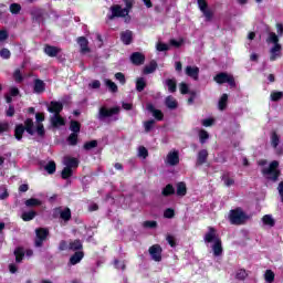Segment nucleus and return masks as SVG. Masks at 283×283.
I'll return each mask as SVG.
<instances>
[{
	"instance_id": "36",
	"label": "nucleus",
	"mask_w": 283,
	"mask_h": 283,
	"mask_svg": "<svg viewBox=\"0 0 283 283\" xmlns=\"http://www.w3.org/2000/svg\"><path fill=\"white\" fill-rule=\"evenodd\" d=\"M145 87H147V81H145V77H137V80H136V91L137 92H145Z\"/></svg>"
},
{
	"instance_id": "35",
	"label": "nucleus",
	"mask_w": 283,
	"mask_h": 283,
	"mask_svg": "<svg viewBox=\"0 0 283 283\" xmlns=\"http://www.w3.org/2000/svg\"><path fill=\"white\" fill-rule=\"evenodd\" d=\"M60 218L64 222H70V220H72V210H70V208H65L64 210H61Z\"/></svg>"
},
{
	"instance_id": "38",
	"label": "nucleus",
	"mask_w": 283,
	"mask_h": 283,
	"mask_svg": "<svg viewBox=\"0 0 283 283\" xmlns=\"http://www.w3.org/2000/svg\"><path fill=\"white\" fill-rule=\"evenodd\" d=\"M177 196L184 197L187 196V184L185 182H178L177 184Z\"/></svg>"
},
{
	"instance_id": "63",
	"label": "nucleus",
	"mask_w": 283,
	"mask_h": 283,
	"mask_svg": "<svg viewBox=\"0 0 283 283\" xmlns=\"http://www.w3.org/2000/svg\"><path fill=\"white\" fill-rule=\"evenodd\" d=\"M201 12H202L203 17H206V21H211L213 19V11H211L209 9H205Z\"/></svg>"
},
{
	"instance_id": "26",
	"label": "nucleus",
	"mask_w": 283,
	"mask_h": 283,
	"mask_svg": "<svg viewBox=\"0 0 283 283\" xmlns=\"http://www.w3.org/2000/svg\"><path fill=\"white\" fill-rule=\"evenodd\" d=\"M23 134H25V126H23V124L15 125V128H14L15 140H23Z\"/></svg>"
},
{
	"instance_id": "23",
	"label": "nucleus",
	"mask_w": 283,
	"mask_h": 283,
	"mask_svg": "<svg viewBox=\"0 0 283 283\" xmlns=\"http://www.w3.org/2000/svg\"><path fill=\"white\" fill-rule=\"evenodd\" d=\"M212 251H213L214 258H220V255H222V252H223V249H222V239L217 240V241L212 244Z\"/></svg>"
},
{
	"instance_id": "20",
	"label": "nucleus",
	"mask_w": 283,
	"mask_h": 283,
	"mask_svg": "<svg viewBox=\"0 0 283 283\" xmlns=\"http://www.w3.org/2000/svg\"><path fill=\"white\" fill-rule=\"evenodd\" d=\"M77 43L81 48L82 54H87V52H90V41H87V38L85 36L77 38Z\"/></svg>"
},
{
	"instance_id": "44",
	"label": "nucleus",
	"mask_w": 283,
	"mask_h": 283,
	"mask_svg": "<svg viewBox=\"0 0 283 283\" xmlns=\"http://www.w3.org/2000/svg\"><path fill=\"white\" fill-rule=\"evenodd\" d=\"M249 277V272H247L244 269H240L235 273V280H240L241 282H244Z\"/></svg>"
},
{
	"instance_id": "61",
	"label": "nucleus",
	"mask_w": 283,
	"mask_h": 283,
	"mask_svg": "<svg viewBox=\"0 0 283 283\" xmlns=\"http://www.w3.org/2000/svg\"><path fill=\"white\" fill-rule=\"evenodd\" d=\"M0 56L1 59L8 60L10 56H12V53L8 49L3 48L0 50Z\"/></svg>"
},
{
	"instance_id": "29",
	"label": "nucleus",
	"mask_w": 283,
	"mask_h": 283,
	"mask_svg": "<svg viewBox=\"0 0 283 283\" xmlns=\"http://www.w3.org/2000/svg\"><path fill=\"white\" fill-rule=\"evenodd\" d=\"M174 193H176V188H174V185L171 184L166 185L161 190V196H164V198H169V196H174Z\"/></svg>"
},
{
	"instance_id": "3",
	"label": "nucleus",
	"mask_w": 283,
	"mask_h": 283,
	"mask_svg": "<svg viewBox=\"0 0 283 283\" xmlns=\"http://www.w3.org/2000/svg\"><path fill=\"white\" fill-rule=\"evenodd\" d=\"M111 12L112 14L108 15L109 21H114V19H125V17H128V21L132 20L129 13L127 12V9L123 8L120 4L112 6Z\"/></svg>"
},
{
	"instance_id": "24",
	"label": "nucleus",
	"mask_w": 283,
	"mask_h": 283,
	"mask_svg": "<svg viewBox=\"0 0 283 283\" xmlns=\"http://www.w3.org/2000/svg\"><path fill=\"white\" fill-rule=\"evenodd\" d=\"M51 125H52V127H55V128L63 127V126H65V118H63L61 116V114L55 115V116L51 117Z\"/></svg>"
},
{
	"instance_id": "30",
	"label": "nucleus",
	"mask_w": 283,
	"mask_h": 283,
	"mask_svg": "<svg viewBox=\"0 0 283 283\" xmlns=\"http://www.w3.org/2000/svg\"><path fill=\"white\" fill-rule=\"evenodd\" d=\"M14 255H15V262L18 264H21V262H23V258H25V251L23 250V248L18 247L14 250Z\"/></svg>"
},
{
	"instance_id": "46",
	"label": "nucleus",
	"mask_w": 283,
	"mask_h": 283,
	"mask_svg": "<svg viewBox=\"0 0 283 283\" xmlns=\"http://www.w3.org/2000/svg\"><path fill=\"white\" fill-rule=\"evenodd\" d=\"M262 221L266 227H275V219L271 214L263 216Z\"/></svg>"
},
{
	"instance_id": "18",
	"label": "nucleus",
	"mask_w": 283,
	"mask_h": 283,
	"mask_svg": "<svg viewBox=\"0 0 283 283\" xmlns=\"http://www.w3.org/2000/svg\"><path fill=\"white\" fill-rule=\"evenodd\" d=\"M33 92L34 94H43L45 92V82L40 78L33 81Z\"/></svg>"
},
{
	"instance_id": "16",
	"label": "nucleus",
	"mask_w": 283,
	"mask_h": 283,
	"mask_svg": "<svg viewBox=\"0 0 283 283\" xmlns=\"http://www.w3.org/2000/svg\"><path fill=\"white\" fill-rule=\"evenodd\" d=\"M186 75L190 78H193V81H198V76L200 75V69L198 66H186Z\"/></svg>"
},
{
	"instance_id": "28",
	"label": "nucleus",
	"mask_w": 283,
	"mask_h": 283,
	"mask_svg": "<svg viewBox=\"0 0 283 283\" xmlns=\"http://www.w3.org/2000/svg\"><path fill=\"white\" fill-rule=\"evenodd\" d=\"M165 105L168 109H178V101L171 95L165 98Z\"/></svg>"
},
{
	"instance_id": "48",
	"label": "nucleus",
	"mask_w": 283,
	"mask_h": 283,
	"mask_svg": "<svg viewBox=\"0 0 283 283\" xmlns=\"http://www.w3.org/2000/svg\"><path fill=\"white\" fill-rule=\"evenodd\" d=\"M25 207H41L42 202L41 200L36 198H30L24 202Z\"/></svg>"
},
{
	"instance_id": "60",
	"label": "nucleus",
	"mask_w": 283,
	"mask_h": 283,
	"mask_svg": "<svg viewBox=\"0 0 283 283\" xmlns=\"http://www.w3.org/2000/svg\"><path fill=\"white\" fill-rule=\"evenodd\" d=\"M138 156L139 158H147V156H149V150H147L145 148V146H140L139 149H138Z\"/></svg>"
},
{
	"instance_id": "54",
	"label": "nucleus",
	"mask_w": 283,
	"mask_h": 283,
	"mask_svg": "<svg viewBox=\"0 0 283 283\" xmlns=\"http://www.w3.org/2000/svg\"><path fill=\"white\" fill-rule=\"evenodd\" d=\"M123 3L125 4V10L126 12L129 14V12H132L133 8H134V2L135 0H122Z\"/></svg>"
},
{
	"instance_id": "57",
	"label": "nucleus",
	"mask_w": 283,
	"mask_h": 283,
	"mask_svg": "<svg viewBox=\"0 0 283 283\" xmlns=\"http://www.w3.org/2000/svg\"><path fill=\"white\" fill-rule=\"evenodd\" d=\"M13 78L15 83H23V74H21V70L17 69L13 73Z\"/></svg>"
},
{
	"instance_id": "4",
	"label": "nucleus",
	"mask_w": 283,
	"mask_h": 283,
	"mask_svg": "<svg viewBox=\"0 0 283 283\" xmlns=\"http://www.w3.org/2000/svg\"><path fill=\"white\" fill-rule=\"evenodd\" d=\"M48 235H50V230H48V228L35 229V239H34L35 249H41V247H43V242L48 240Z\"/></svg>"
},
{
	"instance_id": "13",
	"label": "nucleus",
	"mask_w": 283,
	"mask_h": 283,
	"mask_svg": "<svg viewBox=\"0 0 283 283\" xmlns=\"http://www.w3.org/2000/svg\"><path fill=\"white\" fill-rule=\"evenodd\" d=\"M209 158V150L208 149H201L197 154V161H196V167H202L205 163H207Z\"/></svg>"
},
{
	"instance_id": "11",
	"label": "nucleus",
	"mask_w": 283,
	"mask_h": 283,
	"mask_svg": "<svg viewBox=\"0 0 283 283\" xmlns=\"http://www.w3.org/2000/svg\"><path fill=\"white\" fill-rule=\"evenodd\" d=\"M48 112H50V114H54V116L61 114L63 112V103L51 101Z\"/></svg>"
},
{
	"instance_id": "40",
	"label": "nucleus",
	"mask_w": 283,
	"mask_h": 283,
	"mask_svg": "<svg viewBox=\"0 0 283 283\" xmlns=\"http://www.w3.org/2000/svg\"><path fill=\"white\" fill-rule=\"evenodd\" d=\"M44 169L50 176H52V174H56V163L54 160L49 161Z\"/></svg>"
},
{
	"instance_id": "43",
	"label": "nucleus",
	"mask_w": 283,
	"mask_h": 283,
	"mask_svg": "<svg viewBox=\"0 0 283 283\" xmlns=\"http://www.w3.org/2000/svg\"><path fill=\"white\" fill-rule=\"evenodd\" d=\"M96 147H98V142L96 139L86 142L83 145V149H85V151H91V149H96Z\"/></svg>"
},
{
	"instance_id": "45",
	"label": "nucleus",
	"mask_w": 283,
	"mask_h": 283,
	"mask_svg": "<svg viewBox=\"0 0 283 283\" xmlns=\"http://www.w3.org/2000/svg\"><path fill=\"white\" fill-rule=\"evenodd\" d=\"M270 98L273 103H277L282 101L283 98V92L282 91H273L270 95Z\"/></svg>"
},
{
	"instance_id": "25",
	"label": "nucleus",
	"mask_w": 283,
	"mask_h": 283,
	"mask_svg": "<svg viewBox=\"0 0 283 283\" xmlns=\"http://www.w3.org/2000/svg\"><path fill=\"white\" fill-rule=\"evenodd\" d=\"M158 70V62L156 60H151L148 65H146L143 70V74H154Z\"/></svg>"
},
{
	"instance_id": "21",
	"label": "nucleus",
	"mask_w": 283,
	"mask_h": 283,
	"mask_svg": "<svg viewBox=\"0 0 283 283\" xmlns=\"http://www.w3.org/2000/svg\"><path fill=\"white\" fill-rule=\"evenodd\" d=\"M69 251H74V252L83 251V241H81V239H75L73 241H70Z\"/></svg>"
},
{
	"instance_id": "53",
	"label": "nucleus",
	"mask_w": 283,
	"mask_h": 283,
	"mask_svg": "<svg viewBox=\"0 0 283 283\" xmlns=\"http://www.w3.org/2000/svg\"><path fill=\"white\" fill-rule=\"evenodd\" d=\"M9 10H10L11 14H19V12H21V4L11 3L9 7Z\"/></svg>"
},
{
	"instance_id": "58",
	"label": "nucleus",
	"mask_w": 283,
	"mask_h": 283,
	"mask_svg": "<svg viewBox=\"0 0 283 283\" xmlns=\"http://www.w3.org/2000/svg\"><path fill=\"white\" fill-rule=\"evenodd\" d=\"M221 180H223L226 187H231L232 185H235V180H233L232 178H229V175H223L221 177Z\"/></svg>"
},
{
	"instance_id": "19",
	"label": "nucleus",
	"mask_w": 283,
	"mask_h": 283,
	"mask_svg": "<svg viewBox=\"0 0 283 283\" xmlns=\"http://www.w3.org/2000/svg\"><path fill=\"white\" fill-rule=\"evenodd\" d=\"M83 258H85V252L83 251L74 252L70 258V264H72V266H76V264H80Z\"/></svg>"
},
{
	"instance_id": "59",
	"label": "nucleus",
	"mask_w": 283,
	"mask_h": 283,
	"mask_svg": "<svg viewBox=\"0 0 283 283\" xmlns=\"http://www.w3.org/2000/svg\"><path fill=\"white\" fill-rule=\"evenodd\" d=\"M115 78L120 83V85H125V83H127V80L125 78V74L122 72H117L115 74Z\"/></svg>"
},
{
	"instance_id": "34",
	"label": "nucleus",
	"mask_w": 283,
	"mask_h": 283,
	"mask_svg": "<svg viewBox=\"0 0 283 283\" xmlns=\"http://www.w3.org/2000/svg\"><path fill=\"white\" fill-rule=\"evenodd\" d=\"M34 218H36V211L34 210L27 211L21 214V219L23 220V222H30L34 220Z\"/></svg>"
},
{
	"instance_id": "47",
	"label": "nucleus",
	"mask_w": 283,
	"mask_h": 283,
	"mask_svg": "<svg viewBox=\"0 0 283 283\" xmlns=\"http://www.w3.org/2000/svg\"><path fill=\"white\" fill-rule=\"evenodd\" d=\"M105 85L113 94H116V92H118V85H116V83H114L112 80H105Z\"/></svg>"
},
{
	"instance_id": "39",
	"label": "nucleus",
	"mask_w": 283,
	"mask_h": 283,
	"mask_svg": "<svg viewBox=\"0 0 283 283\" xmlns=\"http://www.w3.org/2000/svg\"><path fill=\"white\" fill-rule=\"evenodd\" d=\"M66 140L71 147H76V145H78V134L71 133Z\"/></svg>"
},
{
	"instance_id": "52",
	"label": "nucleus",
	"mask_w": 283,
	"mask_h": 283,
	"mask_svg": "<svg viewBox=\"0 0 283 283\" xmlns=\"http://www.w3.org/2000/svg\"><path fill=\"white\" fill-rule=\"evenodd\" d=\"M164 218H167L168 220H171V218H176V210H174V208H167L164 211Z\"/></svg>"
},
{
	"instance_id": "6",
	"label": "nucleus",
	"mask_w": 283,
	"mask_h": 283,
	"mask_svg": "<svg viewBox=\"0 0 283 283\" xmlns=\"http://www.w3.org/2000/svg\"><path fill=\"white\" fill-rule=\"evenodd\" d=\"M120 113V107L115 106L113 108H107L105 106H102L99 108V113H98V119L103 120L105 118H111V116H116V114Z\"/></svg>"
},
{
	"instance_id": "8",
	"label": "nucleus",
	"mask_w": 283,
	"mask_h": 283,
	"mask_svg": "<svg viewBox=\"0 0 283 283\" xmlns=\"http://www.w3.org/2000/svg\"><path fill=\"white\" fill-rule=\"evenodd\" d=\"M205 242L208 244H211V242H218V240H221L218 235V230L213 227H208V232L203 237Z\"/></svg>"
},
{
	"instance_id": "32",
	"label": "nucleus",
	"mask_w": 283,
	"mask_h": 283,
	"mask_svg": "<svg viewBox=\"0 0 283 283\" xmlns=\"http://www.w3.org/2000/svg\"><path fill=\"white\" fill-rule=\"evenodd\" d=\"M227 103H229V95L223 93L218 103L220 112H224V109H227Z\"/></svg>"
},
{
	"instance_id": "15",
	"label": "nucleus",
	"mask_w": 283,
	"mask_h": 283,
	"mask_svg": "<svg viewBox=\"0 0 283 283\" xmlns=\"http://www.w3.org/2000/svg\"><path fill=\"white\" fill-rule=\"evenodd\" d=\"M61 48L50 44L44 45V53L46 54V56H50L51 59H54V56H59Z\"/></svg>"
},
{
	"instance_id": "62",
	"label": "nucleus",
	"mask_w": 283,
	"mask_h": 283,
	"mask_svg": "<svg viewBox=\"0 0 283 283\" xmlns=\"http://www.w3.org/2000/svg\"><path fill=\"white\" fill-rule=\"evenodd\" d=\"M157 50H158V52H168L169 44L163 43V42H158L157 43Z\"/></svg>"
},
{
	"instance_id": "9",
	"label": "nucleus",
	"mask_w": 283,
	"mask_h": 283,
	"mask_svg": "<svg viewBox=\"0 0 283 283\" xmlns=\"http://www.w3.org/2000/svg\"><path fill=\"white\" fill-rule=\"evenodd\" d=\"M166 163H167V165H170V167H176V165H179L180 164V155H179L178 150L168 153Z\"/></svg>"
},
{
	"instance_id": "37",
	"label": "nucleus",
	"mask_w": 283,
	"mask_h": 283,
	"mask_svg": "<svg viewBox=\"0 0 283 283\" xmlns=\"http://www.w3.org/2000/svg\"><path fill=\"white\" fill-rule=\"evenodd\" d=\"M72 176H74V170H72V168L65 166L61 172V178L63 180H67L69 178H72Z\"/></svg>"
},
{
	"instance_id": "2",
	"label": "nucleus",
	"mask_w": 283,
	"mask_h": 283,
	"mask_svg": "<svg viewBox=\"0 0 283 283\" xmlns=\"http://www.w3.org/2000/svg\"><path fill=\"white\" fill-rule=\"evenodd\" d=\"M247 220H249V216H247V212L242 210V208H235L230 210L229 221L231 224L240 227V224H244Z\"/></svg>"
},
{
	"instance_id": "5",
	"label": "nucleus",
	"mask_w": 283,
	"mask_h": 283,
	"mask_svg": "<svg viewBox=\"0 0 283 283\" xmlns=\"http://www.w3.org/2000/svg\"><path fill=\"white\" fill-rule=\"evenodd\" d=\"M213 81L218 83V85H224V83H228L230 87H235V77L233 75L227 73V72H221L217 74L213 77Z\"/></svg>"
},
{
	"instance_id": "22",
	"label": "nucleus",
	"mask_w": 283,
	"mask_h": 283,
	"mask_svg": "<svg viewBox=\"0 0 283 283\" xmlns=\"http://www.w3.org/2000/svg\"><path fill=\"white\" fill-rule=\"evenodd\" d=\"M277 167H280V161L273 160L272 163H270L269 168H264V169L262 170V174H263L264 176H271V174H273V171H279V170H277Z\"/></svg>"
},
{
	"instance_id": "10",
	"label": "nucleus",
	"mask_w": 283,
	"mask_h": 283,
	"mask_svg": "<svg viewBox=\"0 0 283 283\" xmlns=\"http://www.w3.org/2000/svg\"><path fill=\"white\" fill-rule=\"evenodd\" d=\"M130 63L133 65H144L145 64V54L142 52H133L129 56Z\"/></svg>"
},
{
	"instance_id": "14",
	"label": "nucleus",
	"mask_w": 283,
	"mask_h": 283,
	"mask_svg": "<svg viewBox=\"0 0 283 283\" xmlns=\"http://www.w3.org/2000/svg\"><path fill=\"white\" fill-rule=\"evenodd\" d=\"M146 109H148L150 112V114H153V116H154V118H156V120H164L165 114H163V111L156 108V106H154V104H147Z\"/></svg>"
},
{
	"instance_id": "56",
	"label": "nucleus",
	"mask_w": 283,
	"mask_h": 283,
	"mask_svg": "<svg viewBox=\"0 0 283 283\" xmlns=\"http://www.w3.org/2000/svg\"><path fill=\"white\" fill-rule=\"evenodd\" d=\"M36 134L40 138H45V126L42 123L36 125Z\"/></svg>"
},
{
	"instance_id": "51",
	"label": "nucleus",
	"mask_w": 283,
	"mask_h": 283,
	"mask_svg": "<svg viewBox=\"0 0 283 283\" xmlns=\"http://www.w3.org/2000/svg\"><path fill=\"white\" fill-rule=\"evenodd\" d=\"M154 125H156L155 119H149L144 123L145 132L148 134V132H151L154 129Z\"/></svg>"
},
{
	"instance_id": "55",
	"label": "nucleus",
	"mask_w": 283,
	"mask_h": 283,
	"mask_svg": "<svg viewBox=\"0 0 283 283\" xmlns=\"http://www.w3.org/2000/svg\"><path fill=\"white\" fill-rule=\"evenodd\" d=\"M143 227L144 229H156L158 227V222L147 220L143 222Z\"/></svg>"
},
{
	"instance_id": "31",
	"label": "nucleus",
	"mask_w": 283,
	"mask_h": 283,
	"mask_svg": "<svg viewBox=\"0 0 283 283\" xmlns=\"http://www.w3.org/2000/svg\"><path fill=\"white\" fill-rule=\"evenodd\" d=\"M24 129L30 136H34V120L32 118H27L24 120Z\"/></svg>"
},
{
	"instance_id": "27",
	"label": "nucleus",
	"mask_w": 283,
	"mask_h": 283,
	"mask_svg": "<svg viewBox=\"0 0 283 283\" xmlns=\"http://www.w3.org/2000/svg\"><path fill=\"white\" fill-rule=\"evenodd\" d=\"M64 165L65 167H69V169H77L78 160L75 157H65Z\"/></svg>"
},
{
	"instance_id": "1",
	"label": "nucleus",
	"mask_w": 283,
	"mask_h": 283,
	"mask_svg": "<svg viewBox=\"0 0 283 283\" xmlns=\"http://www.w3.org/2000/svg\"><path fill=\"white\" fill-rule=\"evenodd\" d=\"M266 43H274V46L270 50V61H277V59H280V52L282 51L280 38L277 34H275V32H270Z\"/></svg>"
},
{
	"instance_id": "49",
	"label": "nucleus",
	"mask_w": 283,
	"mask_h": 283,
	"mask_svg": "<svg viewBox=\"0 0 283 283\" xmlns=\"http://www.w3.org/2000/svg\"><path fill=\"white\" fill-rule=\"evenodd\" d=\"M264 280L268 283H273L275 282V273L273 272V270H266L264 273Z\"/></svg>"
},
{
	"instance_id": "41",
	"label": "nucleus",
	"mask_w": 283,
	"mask_h": 283,
	"mask_svg": "<svg viewBox=\"0 0 283 283\" xmlns=\"http://www.w3.org/2000/svg\"><path fill=\"white\" fill-rule=\"evenodd\" d=\"M31 14L33 17V21H36V23H41V21L43 20L44 12L41 9H36Z\"/></svg>"
},
{
	"instance_id": "42",
	"label": "nucleus",
	"mask_w": 283,
	"mask_h": 283,
	"mask_svg": "<svg viewBox=\"0 0 283 283\" xmlns=\"http://www.w3.org/2000/svg\"><path fill=\"white\" fill-rule=\"evenodd\" d=\"M271 145L274 149H277V146L280 145V135H277V132L271 133Z\"/></svg>"
},
{
	"instance_id": "50",
	"label": "nucleus",
	"mask_w": 283,
	"mask_h": 283,
	"mask_svg": "<svg viewBox=\"0 0 283 283\" xmlns=\"http://www.w3.org/2000/svg\"><path fill=\"white\" fill-rule=\"evenodd\" d=\"M199 140H200L201 145H205V143H207V140H209V133L205 129H201L199 132Z\"/></svg>"
},
{
	"instance_id": "64",
	"label": "nucleus",
	"mask_w": 283,
	"mask_h": 283,
	"mask_svg": "<svg viewBox=\"0 0 283 283\" xmlns=\"http://www.w3.org/2000/svg\"><path fill=\"white\" fill-rule=\"evenodd\" d=\"M179 91L180 94H189V85H187V83L182 82L179 84Z\"/></svg>"
},
{
	"instance_id": "12",
	"label": "nucleus",
	"mask_w": 283,
	"mask_h": 283,
	"mask_svg": "<svg viewBox=\"0 0 283 283\" xmlns=\"http://www.w3.org/2000/svg\"><path fill=\"white\" fill-rule=\"evenodd\" d=\"M120 41L124 45H132L134 43V32L132 30L122 31Z\"/></svg>"
},
{
	"instance_id": "17",
	"label": "nucleus",
	"mask_w": 283,
	"mask_h": 283,
	"mask_svg": "<svg viewBox=\"0 0 283 283\" xmlns=\"http://www.w3.org/2000/svg\"><path fill=\"white\" fill-rule=\"evenodd\" d=\"M164 85L168 88V92H170V94H176V92H178V82L176 81V78L165 80Z\"/></svg>"
},
{
	"instance_id": "33",
	"label": "nucleus",
	"mask_w": 283,
	"mask_h": 283,
	"mask_svg": "<svg viewBox=\"0 0 283 283\" xmlns=\"http://www.w3.org/2000/svg\"><path fill=\"white\" fill-rule=\"evenodd\" d=\"M69 129L72 134H81V122L72 119Z\"/></svg>"
},
{
	"instance_id": "7",
	"label": "nucleus",
	"mask_w": 283,
	"mask_h": 283,
	"mask_svg": "<svg viewBox=\"0 0 283 283\" xmlns=\"http://www.w3.org/2000/svg\"><path fill=\"white\" fill-rule=\"evenodd\" d=\"M148 253L154 262H160L163 260V248L160 244H154L148 249Z\"/></svg>"
}]
</instances>
